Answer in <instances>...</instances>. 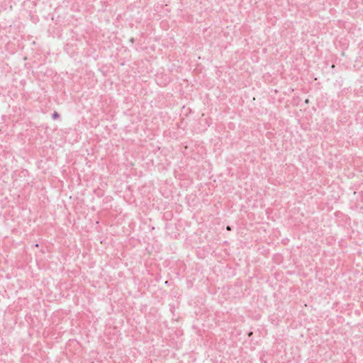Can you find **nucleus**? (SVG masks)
I'll return each instance as SVG.
<instances>
[{"mask_svg":"<svg viewBox=\"0 0 363 363\" xmlns=\"http://www.w3.org/2000/svg\"><path fill=\"white\" fill-rule=\"evenodd\" d=\"M60 117V114L57 111H54L52 114V118L53 120H57Z\"/></svg>","mask_w":363,"mask_h":363,"instance_id":"f257e3e1","label":"nucleus"}]
</instances>
